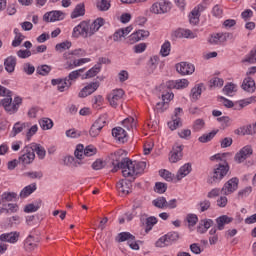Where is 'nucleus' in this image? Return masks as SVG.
<instances>
[{
  "mask_svg": "<svg viewBox=\"0 0 256 256\" xmlns=\"http://www.w3.org/2000/svg\"><path fill=\"white\" fill-rule=\"evenodd\" d=\"M125 241H135V236L129 232H122L118 234V243H123Z\"/></svg>",
  "mask_w": 256,
  "mask_h": 256,
  "instance_id": "nucleus-45",
  "label": "nucleus"
},
{
  "mask_svg": "<svg viewBox=\"0 0 256 256\" xmlns=\"http://www.w3.org/2000/svg\"><path fill=\"white\" fill-rule=\"evenodd\" d=\"M36 73H38V75H42V77H45V76L49 75V73H51V66H49L47 64L38 66L36 68Z\"/></svg>",
  "mask_w": 256,
  "mask_h": 256,
  "instance_id": "nucleus-46",
  "label": "nucleus"
},
{
  "mask_svg": "<svg viewBox=\"0 0 256 256\" xmlns=\"http://www.w3.org/2000/svg\"><path fill=\"white\" fill-rule=\"evenodd\" d=\"M245 135H255L256 133V122L252 125L243 126Z\"/></svg>",
  "mask_w": 256,
  "mask_h": 256,
  "instance_id": "nucleus-61",
  "label": "nucleus"
},
{
  "mask_svg": "<svg viewBox=\"0 0 256 256\" xmlns=\"http://www.w3.org/2000/svg\"><path fill=\"white\" fill-rule=\"evenodd\" d=\"M123 95H125V91H123V89L113 90L108 95V101H109L111 107H117V105H119V101H121V99H123Z\"/></svg>",
  "mask_w": 256,
  "mask_h": 256,
  "instance_id": "nucleus-13",
  "label": "nucleus"
},
{
  "mask_svg": "<svg viewBox=\"0 0 256 256\" xmlns=\"http://www.w3.org/2000/svg\"><path fill=\"white\" fill-rule=\"evenodd\" d=\"M85 15V4H77L71 13V19H77L78 17H83Z\"/></svg>",
  "mask_w": 256,
  "mask_h": 256,
  "instance_id": "nucleus-31",
  "label": "nucleus"
},
{
  "mask_svg": "<svg viewBox=\"0 0 256 256\" xmlns=\"http://www.w3.org/2000/svg\"><path fill=\"white\" fill-rule=\"evenodd\" d=\"M154 190L156 193L163 194L167 191V184L163 182H156Z\"/></svg>",
  "mask_w": 256,
  "mask_h": 256,
  "instance_id": "nucleus-59",
  "label": "nucleus"
},
{
  "mask_svg": "<svg viewBox=\"0 0 256 256\" xmlns=\"http://www.w3.org/2000/svg\"><path fill=\"white\" fill-rule=\"evenodd\" d=\"M96 89H99V82H92L85 86L78 94V97L84 99V97H89V95H93Z\"/></svg>",
  "mask_w": 256,
  "mask_h": 256,
  "instance_id": "nucleus-17",
  "label": "nucleus"
},
{
  "mask_svg": "<svg viewBox=\"0 0 256 256\" xmlns=\"http://www.w3.org/2000/svg\"><path fill=\"white\" fill-rule=\"evenodd\" d=\"M101 105H103V96L97 95L93 98V107L94 109H101Z\"/></svg>",
  "mask_w": 256,
  "mask_h": 256,
  "instance_id": "nucleus-60",
  "label": "nucleus"
},
{
  "mask_svg": "<svg viewBox=\"0 0 256 256\" xmlns=\"http://www.w3.org/2000/svg\"><path fill=\"white\" fill-rule=\"evenodd\" d=\"M21 156L19 157V161L23 165H31L33 161H35V153H33V148L31 145L25 146L21 151Z\"/></svg>",
  "mask_w": 256,
  "mask_h": 256,
  "instance_id": "nucleus-8",
  "label": "nucleus"
},
{
  "mask_svg": "<svg viewBox=\"0 0 256 256\" xmlns=\"http://www.w3.org/2000/svg\"><path fill=\"white\" fill-rule=\"evenodd\" d=\"M24 177H29L30 179H43V172L41 171L25 172Z\"/></svg>",
  "mask_w": 256,
  "mask_h": 256,
  "instance_id": "nucleus-56",
  "label": "nucleus"
},
{
  "mask_svg": "<svg viewBox=\"0 0 256 256\" xmlns=\"http://www.w3.org/2000/svg\"><path fill=\"white\" fill-rule=\"evenodd\" d=\"M198 205L200 207L201 213H205V211H209V209L211 208V201L205 199L200 201Z\"/></svg>",
  "mask_w": 256,
  "mask_h": 256,
  "instance_id": "nucleus-58",
  "label": "nucleus"
},
{
  "mask_svg": "<svg viewBox=\"0 0 256 256\" xmlns=\"http://www.w3.org/2000/svg\"><path fill=\"white\" fill-rule=\"evenodd\" d=\"M105 25V19L97 18L92 23L91 21H82L76 27H74L72 32V37L75 39H79V37H83V39H87L88 37H93L101 27Z\"/></svg>",
  "mask_w": 256,
  "mask_h": 256,
  "instance_id": "nucleus-1",
  "label": "nucleus"
},
{
  "mask_svg": "<svg viewBox=\"0 0 256 256\" xmlns=\"http://www.w3.org/2000/svg\"><path fill=\"white\" fill-rule=\"evenodd\" d=\"M229 173V163L227 161H223L222 163L216 164L214 166L213 175L208 180V183L213 185V183H219L223 177H225Z\"/></svg>",
  "mask_w": 256,
  "mask_h": 256,
  "instance_id": "nucleus-4",
  "label": "nucleus"
},
{
  "mask_svg": "<svg viewBox=\"0 0 256 256\" xmlns=\"http://www.w3.org/2000/svg\"><path fill=\"white\" fill-rule=\"evenodd\" d=\"M51 83L54 86L57 85V89H58V91H60V93H63V91H65V89H69V87H71V82H68L67 78L52 79Z\"/></svg>",
  "mask_w": 256,
  "mask_h": 256,
  "instance_id": "nucleus-22",
  "label": "nucleus"
},
{
  "mask_svg": "<svg viewBox=\"0 0 256 256\" xmlns=\"http://www.w3.org/2000/svg\"><path fill=\"white\" fill-rule=\"evenodd\" d=\"M34 191H37V184L33 183L23 188V190L20 192L21 199H25L26 197H29Z\"/></svg>",
  "mask_w": 256,
  "mask_h": 256,
  "instance_id": "nucleus-34",
  "label": "nucleus"
},
{
  "mask_svg": "<svg viewBox=\"0 0 256 256\" xmlns=\"http://www.w3.org/2000/svg\"><path fill=\"white\" fill-rule=\"evenodd\" d=\"M239 188V178L234 177L228 180L221 189V193L223 195H231V193H235Z\"/></svg>",
  "mask_w": 256,
  "mask_h": 256,
  "instance_id": "nucleus-10",
  "label": "nucleus"
},
{
  "mask_svg": "<svg viewBox=\"0 0 256 256\" xmlns=\"http://www.w3.org/2000/svg\"><path fill=\"white\" fill-rule=\"evenodd\" d=\"M149 11L154 15H165V13L171 11V2L167 0H159L151 5Z\"/></svg>",
  "mask_w": 256,
  "mask_h": 256,
  "instance_id": "nucleus-6",
  "label": "nucleus"
},
{
  "mask_svg": "<svg viewBox=\"0 0 256 256\" xmlns=\"http://www.w3.org/2000/svg\"><path fill=\"white\" fill-rule=\"evenodd\" d=\"M4 67L7 73H14L15 67H17V58L15 56H9L4 60Z\"/></svg>",
  "mask_w": 256,
  "mask_h": 256,
  "instance_id": "nucleus-24",
  "label": "nucleus"
},
{
  "mask_svg": "<svg viewBox=\"0 0 256 256\" xmlns=\"http://www.w3.org/2000/svg\"><path fill=\"white\" fill-rule=\"evenodd\" d=\"M157 225V218L154 216H150L146 219V228H145V233H149L153 227Z\"/></svg>",
  "mask_w": 256,
  "mask_h": 256,
  "instance_id": "nucleus-48",
  "label": "nucleus"
},
{
  "mask_svg": "<svg viewBox=\"0 0 256 256\" xmlns=\"http://www.w3.org/2000/svg\"><path fill=\"white\" fill-rule=\"evenodd\" d=\"M227 39H233V34L229 32L215 33L209 37L208 42L210 45H221V43H225Z\"/></svg>",
  "mask_w": 256,
  "mask_h": 256,
  "instance_id": "nucleus-9",
  "label": "nucleus"
},
{
  "mask_svg": "<svg viewBox=\"0 0 256 256\" xmlns=\"http://www.w3.org/2000/svg\"><path fill=\"white\" fill-rule=\"evenodd\" d=\"M105 123H106L105 117L98 118L90 128V136L97 137V135L101 133V129L105 127Z\"/></svg>",
  "mask_w": 256,
  "mask_h": 256,
  "instance_id": "nucleus-16",
  "label": "nucleus"
},
{
  "mask_svg": "<svg viewBox=\"0 0 256 256\" xmlns=\"http://www.w3.org/2000/svg\"><path fill=\"white\" fill-rule=\"evenodd\" d=\"M187 87H189V80L187 79L176 80V89H185Z\"/></svg>",
  "mask_w": 256,
  "mask_h": 256,
  "instance_id": "nucleus-63",
  "label": "nucleus"
},
{
  "mask_svg": "<svg viewBox=\"0 0 256 256\" xmlns=\"http://www.w3.org/2000/svg\"><path fill=\"white\" fill-rule=\"evenodd\" d=\"M152 205L157 209H166L167 207V198L160 196L152 201Z\"/></svg>",
  "mask_w": 256,
  "mask_h": 256,
  "instance_id": "nucleus-37",
  "label": "nucleus"
},
{
  "mask_svg": "<svg viewBox=\"0 0 256 256\" xmlns=\"http://www.w3.org/2000/svg\"><path fill=\"white\" fill-rule=\"evenodd\" d=\"M253 155V147L246 145L238 153H236L234 159L236 163H243L246 159H249Z\"/></svg>",
  "mask_w": 256,
  "mask_h": 256,
  "instance_id": "nucleus-11",
  "label": "nucleus"
},
{
  "mask_svg": "<svg viewBox=\"0 0 256 256\" xmlns=\"http://www.w3.org/2000/svg\"><path fill=\"white\" fill-rule=\"evenodd\" d=\"M159 173H160V177H163L165 181H173V174L168 170L166 169L160 170Z\"/></svg>",
  "mask_w": 256,
  "mask_h": 256,
  "instance_id": "nucleus-64",
  "label": "nucleus"
},
{
  "mask_svg": "<svg viewBox=\"0 0 256 256\" xmlns=\"http://www.w3.org/2000/svg\"><path fill=\"white\" fill-rule=\"evenodd\" d=\"M146 167V162H137L130 160L126 170L122 171V175L123 177H135V175L143 173Z\"/></svg>",
  "mask_w": 256,
  "mask_h": 256,
  "instance_id": "nucleus-5",
  "label": "nucleus"
},
{
  "mask_svg": "<svg viewBox=\"0 0 256 256\" xmlns=\"http://www.w3.org/2000/svg\"><path fill=\"white\" fill-rule=\"evenodd\" d=\"M113 169L111 170L112 173H117L119 169H122V171L127 170V167L129 166V162L131 159L127 157H123V150H118L111 156Z\"/></svg>",
  "mask_w": 256,
  "mask_h": 256,
  "instance_id": "nucleus-2",
  "label": "nucleus"
},
{
  "mask_svg": "<svg viewBox=\"0 0 256 256\" xmlns=\"http://www.w3.org/2000/svg\"><path fill=\"white\" fill-rule=\"evenodd\" d=\"M177 241H179V232H168L166 235L160 237L155 245L160 248L169 247V245H173Z\"/></svg>",
  "mask_w": 256,
  "mask_h": 256,
  "instance_id": "nucleus-7",
  "label": "nucleus"
},
{
  "mask_svg": "<svg viewBox=\"0 0 256 256\" xmlns=\"http://www.w3.org/2000/svg\"><path fill=\"white\" fill-rule=\"evenodd\" d=\"M205 127V120L199 118L197 120L194 121V124H193V131H195L196 133L201 131V129H203Z\"/></svg>",
  "mask_w": 256,
  "mask_h": 256,
  "instance_id": "nucleus-55",
  "label": "nucleus"
},
{
  "mask_svg": "<svg viewBox=\"0 0 256 256\" xmlns=\"http://www.w3.org/2000/svg\"><path fill=\"white\" fill-rule=\"evenodd\" d=\"M181 159H183V145L173 146L169 156L170 163H177Z\"/></svg>",
  "mask_w": 256,
  "mask_h": 256,
  "instance_id": "nucleus-14",
  "label": "nucleus"
},
{
  "mask_svg": "<svg viewBox=\"0 0 256 256\" xmlns=\"http://www.w3.org/2000/svg\"><path fill=\"white\" fill-rule=\"evenodd\" d=\"M99 71H101V65H95L86 72L84 79H91V77H95Z\"/></svg>",
  "mask_w": 256,
  "mask_h": 256,
  "instance_id": "nucleus-51",
  "label": "nucleus"
},
{
  "mask_svg": "<svg viewBox=\"0 0 256 256\" xmlns=\"http://www.w3.org/2000/svg\"><path fill=\"white\" fill-rule=\"evenodd\" d=\"M13 199H17V193L4 192L0 196V205H5V203L13 201Z\"/></svg>",
  "mask_w": 256,
  "mask_h": 256,
  "instance_id": "nucleus-32",
  "label": "nucleus"
},
{
  "mask_svg": "<svg viewBox=\"0 0 256 256\" xmlns=\"http://www.w3.org/2000/svg\"><path fill=\"white\" fill-rule=\"evenodd\" d=\"M55 49L56 51H59V53H63V51H67V49H71V42L65 41V42L56 44Z\"/></svg>",
  "mask_w": 256,
  "mask_h": 256,
  "instance_id": "nucleus-53",
  "label": "nucleus"
},
{
  "mask_svg": "<svg viewBox=\"0 0 256 256\" xmlns=\"http://www.w3.org/2000/svg\"><path fill=\"white\" fill-rule=\"evenodd\" d=\"M191 164L187 163L184 164L177 173V179L178 181H181V179H183V177H187V175H189L191 173Z\"/></svg>",
  "mask_w": 256,
  "mask_h": 256,
  "instance_id": "nucleus-33",
  "label": "nucleus"
},
{
  "mask_svg": "<svg viewBox=\"0 0 256 256\" xmlns=\"http://www.w3.org/2000/svg\"><path fill=\"white\" fill-rule=\"evenodd\" d=\"M223 93L225 95H228V97H231V95H233V93H237V85H235L233 83H229V84L225 85V87L223 88Z\"/></svg>",
  "mask_w": 256,
  "mask_h": 256,
  "instance_id": "nucleus-47",
  "label": "nucleus"
},
{
  "mask_svg": "<svg viewBox=\"0 0 256 256\" xmlns=\"http://www.w3.org/2000/svg\"><path fill=\"white\" fill-rule=\"evenodd\" d=\"M84 157H93V155H97V148L93 145H89L84 148Z\"/></svg>",
  "mask_w": 256,
  "mask_h": 256,
  "instance_id": "nucleus-54",
  "label": "nucleus"
},
{
  "mask_svg": "<svg viewBox=\"0 0 256 256\" xmlns=\"http://www.w3.org/2000/svg\"><path fill=\"white\" fill-rule=\"evenodd\" d=\"M170 53H171V42L165 41V43L161 47L160 55H162V57H168Z\"/></svg>",
  "mask_w": 256,
  "mask_h": 256,
  "instance_id": "nucleus-52",
  "label": "nucleus"
},
{
  "mask_svg": "<svg viewBox=\"0 0 256 256\" xmlns=\"http://www.w3.org/2000/svg\"><path fill=\"white\" fill-rule=\"evenodd\" d=\"M217 133H219V130H214L208 134H203L198 138V141L200 143H209V141H211L215 137V135H217Z\"/></svg>",
  "mask_w": 256,
  "mask_h": 256,
  "instance_id": "nucleus-42",
  "label": "nucleus"
},
{
  "mask_svg": "<svg viewBox=\"0 0 256 256\" xmlns=\"http://www.w3.org/2000/svg\"><path fill=\"white\" fill-rule=\"evenodd\" d=\"M30 148L33 149V153H36L39 159H45V156L47 155V151L41 144L31 143Z\"/></svg>",
  "mask_w": 256,
  "mask_h": 256,
  "instance_id": "nucleus-30",
  "label": "nucleus"
},
{
  "mask_svg": "<svg viewBox=\"0 0 256 256\" xmlns=\"http://www.w3.org/2000/svg\"><path fill=\"white\" fill-rule=\"evenodd\" d=\"M242 63H249L250 65L256 63V46L245 56Z\"/></svg>",
  "mask_w": 256,
  "mask_h": 256,
  "instance_id": "nucleus-40",
  "label": "nucleus"
},
{
  "mask_svg": "<svg viewBox=\"0 0 256 256\" xmlns=\"http://www.w3.org/2000/svg\"><path fill=\"white\" fill-rule=\"evenodd\" d=\"M61 20H63V12L59 10L47 12L43 16V21L46 23H55V21Z\"/></svg>",
  "mask_w": 256,
  "mask_h": 256,
  "instance_id": "nucleus-15",
  "label": "nucleus"
},
{
  "mask_svg": "<svg viewBox=\"0 0 256 256\" xmlns=\"http://www.w3.org/2000/svg\"><path fill=\"white\" fill-rule=\"evenodd\" d=\"M96 7L98 11H109L111 9V0H99Z\"/></svg>",
  "mask_w": 256,
  "mask_h": 256,
  "instance_id": "nucleus-44",
  "label": "nucleus"
},
{
  "mask_svg": "<svg viewBox=\"0 0 256 256\" xmlns=\"http://www.w3.org/2000/svg\"><path fill=\"white\" fill-rule=\"evenodd\" d=\"M132 186L130 180L122 179L116 184V189L119 193H122V195H129Z\"/></svg>",
  "mask_w": 256,
  "mask_h": 256,
  "instance_id": "nucleus-18",
  "label": "nucleus"
},
{
  "mask_svg": "<svg viewBox=\"0 0 256 256\" xmlns=\"http://www.w3.org/2000/svg\"><path fill=\"white\" fill-rule=\"evenodd\" d=\"M203 91H205V85H203L202 83L193 87L190 92V98L192 99V101H198Z\"/></svg>",
  "mask_w": 256,
  "mask_h": 256,
  "instance_id": "nucleus-28",
  "label": "nucleus"
},
{
  "mask_svg": "<svg viewBox=\"0 0 256 256\" xmlns=\"http://www.w3.org/2000/svg\"><path fill=\"white\" fill-rule=\"evenodd\" d=\"M84 72H85V68H81V69L70 72L68 77H66L68 83H71V85H73V82L77 81V79L81 77V73H84Z\"/></svg>",
  "mask_w": 256,
  "mask_h": 256,
  "instance_id": "nucleus-35",
  "label": "nucleus"
},
{
  "mask_svg": "<svg viewBox=\"0 0 256 256\" xmlns=\"http://www.w3.org/2000/svg\"><path fill=\"white\" fill-rule=\"evenodd\" d=\"M242 63H249L250 65L256 63V46L245 56Z\"/></svg>",
  "mask_w": 256,
  "mask_h": 256,
  "instance_id": "nucleus-39",
  "label": "nucleus"
},
{
  "mask_svg": "<svg viewBox=\"0 0 256 256\" xmlns=\"http://www.w3.org/2000/svg\"><path fill=\"white\" fill-rule=\"evenodd\" d=\"M23 71L26 75H33L35 73V66L31 65V63H25L23 65Z\"/></svg>",
  "mask_w": 256,
  "mask_h": 256,
  "instance_id": "nucleus-62",
  "label": "nucleus"
},
{
  "mask_svg": "<svg viewBox=\"0 0 256 256\" xmlns=\"http://www.w3.org/2000/svg\"><path fill=\"white\" fill-rule=\"evenodd\" d=\"M122 125L127 131H131V129L137 127V122H135V118L128 117L122 121Z\"/></svg>",
  "mask_w": 256,
  "mask_h": 256,
  "instance_id": "nucleus-43",
  "label": "nucleus"
},
{
  "mask_svg": "<svg viewBox=\"0 0 256 256\" xmlns=\"http://www.w3.org/2000/svg\"><path fill=\"white\" fill-rule=\"evenodd\" d=\"M112 135L119 141L120 143H126L127 141V132L125 129L121 127H116L112 129Z\"/></svg>",
  "mask_w": 256,
  "mask_h": 256,
  "instance_id": "nucleus-23",
  "label": "nucleus"
},
{
  "mask_svg": "<svg viewBox=\"0 0 256 256\" xmlns=\"http://www.w3.org/2000/svg\"><path fill=\"white\" fill-rule=\"evenodd\" d=\"M251 103H256V96H252L250 98H247L245 100H241L239 103V106L236 107L238 111H241L244 107H247V105H251Z\"/></svg>",
  "mask_w": 256,
  "mask_h": 256,
  "instance_id": "nucleus-49",
  "label": "nucleus"
},
{
  "mask_svg": "<svg viewBox=\"0 0 256 256\" xmlns=\"http://www.w3.org/2000/svg\"><path fill=\"white\" fill-rule=\"evenodd\" d=\"M39 243V238L33 237V235H29L24 242V249L26 251H34L37 249V244Z\"/></svg>",
  "mask_w": 256,
  "mask_h": 256,
  "instance_id": "nucleus-25",
  "label": "nucleus"
},
{
  "mask_svg": "<svg viewBox=\"0 0 256 256\" xmlns=\"http://www.w3.org/2000/svg\"><path fill=\"white\" fill-rule=\"evenodd\" d=\"M23 103V99L19 96L13 98H4L0 100V107H4V110L9 113V115H15L19 111V107Z\"/></svg>",
  "mask_w": 256,
  "mask_h": 256,
  "instance_id": "nucleus-3",
  "label": "nucleus"
},
{
  "mask_svg": "<svg viewBox=\"0 0 256 256\" xmlns=\"http://www.w3.org/2000/svg\"><path fill=\"white\" fill-rule=\"evenodd\" d=\"M233 222V218L227 216V215H222L216 219V225L218 231H223L225 229V225H229V223Z\"/></svg>",
  "mask_w": 256,
  "mask_h": 256,
  "instance_id": "nucleus-27",
  "label": "nucleus"
},
{
  "mask_svg": "<svg viewBox=\"0 0 256 256\" xmlns=\"http://www.w3.org/2000/svg\"><path fill=\"white\" fill-rule=\"evenodd\" d=\"M182 108H176L175 109V115L172 117V121L168 122V126L171 129V131H175V129H179L183 125L181 122V118H179V113H182Z\"/></svg>",
  "mask_w": 256,
  "mask_h": 256,
  "instance_id": "nucleus-20",
  "label": "nucleus"
},
{
  "mask_svg": "<svg viewBox=\"0 0 256 256\" xmlns=\"http://www.w3.org/2000/svg\"><path fill=\"white\" fill-rule=\"evenodd\" d=\"M172 35L173 37H176V39H183V37L187 39L191 37V30H185V29L179 28L175 30L172 33Z\"/></svg>",
  "mask_w": 256,
  "mask_h": 256,
  "instance_id": "nucleus-36",
  "label": "nucleus"
},
{
  "mask_svg": "<svg viewBox=\"0 0 256 256\" xmlns=\"http://www.w3.org/2000/svg\"><path fill=\"white\" fill-rule=\"evenodd\" d=\"M64 165H67V167H79V165H82V163L73 156H66L64 158Z\"/></svg>",
  "mask_w": 256,
  "mask_h": 256,
  "instance_id": "nucleus-41",
  "label": "nucleus"
},
{
  "mask_svg": "<svg viewBox=\"0 0 256 256\" xmlns=\"http://www.w3.org/2000/svg\"><path fill=\"white\" fill-rule=\"evenodd\" d=\"M74 155H75L76 159H79V161H81V159H83L85 157L84 146L82 144L77 145V147L74 151Z\"/></svg>",
  "mask_w": 256,
  "mask_h": 256,
  "instance_id": "nucleus-57",
  "label": "nucleus"
},
{
  "mask_svg": "<svg viewBox=\"0 0 256 256\" xmlns=\"http://www.w3.org/2000/svg\"><path fill=\"white\" fill-rule=\"evenodd\" d=\"M29 127H30L29 123L16 122L12 128L10 137H17V135H19V133H23V130L29 129Z\"/></svg>",
  "mask_w": 256,
  "mask_h": 256,
  "instance_id": "nucleus-26",
  "label": "nucleus"
},
{
  "mask_svg": "<svg viewBox=\"0 0 256 256\" xmlns=\"http://www.w3.org/2000/svg\"><path fill=\"white\" fill-rule=\"evenodd\" d=\"M20 233L17 231L14 232H8V233H3L0 235V241L2 243H17L19 241Z\"/></svg>",
  "mask_w": 256,
  "mask_h": 256,
  "instance_id": "nucleus-19",
  "label": "nucleus"
},
{
  "mask_svg": "<svg viewBox=\"0 0 256 256\" xmlns=\"http://www.w3.org/2000/svg\"><path fill=\"white\" fill-rule=\"evenodd\" d=\"M150 33L148 30H138L132 33L129 37L130 43H137V41H141L142 39H147Z\"/></svg>",
  "mask_w": 256,
  "mask_h": 256,
  "instance_id": "nucleus-21",
  "label": "nucleus"
},
{
  "mask_svg": "<svg viewBox=\"0 0 256 256\" xmlns=\"http://www.w3.org/2000/svg\"><path fill=\"white\" fill-rule=\"evenodd\" d=\"M242 63H249L250 65L256 63V46L245 56Z\"/></svg>",
  "mask_w": 256,
  "mask_h": 256,
  "instance_id": "nucleus-38",
  "label": "nucleus"
},
{
  "mask_svg": "<svg viewBox=\"0 0 256 256\" xmlns=\"http://www.w3.org/2000/svg\"><path fill=\"white\" fill-rule=\"evenodd\" d=\"M176 71L180 75H193L195 73V65L189 62H180L176 64Z\"/></svg>",
  "mask_w": 256,
  "mask_h": 256,
  "instance_id": "nucleus-12",
  "label": "nucleus"
},
{
  "mask_svg": "<svg viewBox=\"0 0 256 256\" xmlns=\"http://www.w3.org/2000/svg\"><path fill=\"white\" fill-rule=\"evenodd\" d=\"M41 129L44 131H48V129L53 128V120L49 118H43L42 120L39 121Z\"/></svg>",
  "mask_w": 256,
  "mask_h": 256,
  "instance_id": "nucleus-50",
  "label": "nucleus"
},
{
  "mask_svg": "<svg viewBox=\"0 0 256 256\" xmlns=\"http://www.w3.org/2000/svg\"><path fill=\"white\" fill-rule=\"evenodd\" d=\"M242 89L244 91H247L248 93H255V80H253V78L251 77L245 78L242 83Z\"/></svg>",
  "mask_w": 256,
  "mask_h": 256,
  "instance_id": "nucleus-29",
  "label": "nucleus"
}]
</instances>
